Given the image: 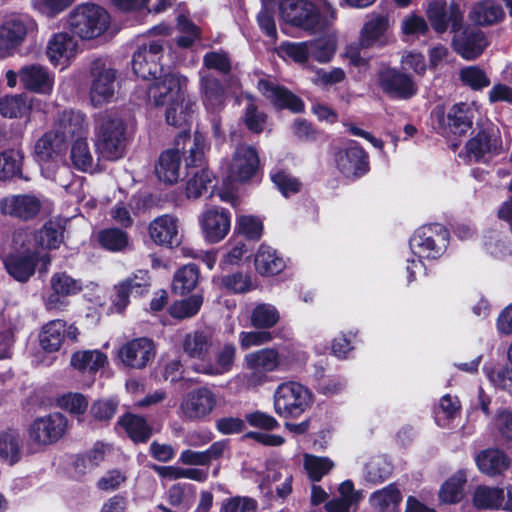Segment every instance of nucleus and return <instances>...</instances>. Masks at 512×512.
I'll list each match as a JSON object with an SVG mask.
<instances>
[{
    "label": "nucleus",
    "mask_w": 512,
    "mask_h": 512,
    "mask_svg": "<svg viewBox=\"0 0 512 512\" xmlns=\"http://www.w3.org/2000/svg\"><path fill=\"white\" fill-rule=\"evenodd\" d=\"M259 167L258 153L252 146L239 145L228 164V179L232 182H246L250 180Z\"/></svg>",
    "instance_id": "obj_18"
},
{
    "label": "nucleus",
    "mask_w": 512,
    "mask_h": 512,
    "mask_svg": "<svg viewBox=\"0 0 512 512\" xmlns=\"http://www.w3.org/2000/svg\"><path fill=\"white\" fill-rule=\"evenodd\" d=\"M280 320L278 309L269 303L257 304L250 315L251 325L256 329L273 328Z\"/></svg>",
    "instance_id": "obj_47"
},
{
    "label": "nucleus",
    "mask_w": 512,
    "mask_h": 512,
    "mask_svg": "<svg viewBox=\"0 0 512 512\" xmlns=\"http://www.w3.org/2000/svg\"><path fill=\"white\" fill-rule=\"evenodd\" d=\"M388 18L380 14H372L360 32L359 45L362 48L381 46L387 41Z\"/></svg>",
    "instance_id": "obj_33"
},
{
    "label": "nucleus",
    "mask_w": 512,
    "mask_h": 512,
    "mask_svg": "<svg viewBox=\"0 0 512 512\" xmlns=\"http://www.w3.org/2000/svg\"><path fill=\"white\" fill-rule=\"evenodd\" d=\"M88 120L84 113L72 109L58 112L52 130L68 138H84L88 135Z\"/></svg>",
    "instance_id": "obj_30"
},
{
    "label": "nucleus",
    "mask_w": 512,
    "mask_h": 512,
    "mask_svg": "<svg viewBox=\"0 0 512 512\" xmlns=\"http://www.w3.org/2000/svg\"><path fill=\"white\" fill-rule=\"evenodd\" d=\"M505 11L497 0H480L471 8L469 17L479 26H492L505 19Z\"/></svg>",
    "instance_id": "obj_34"
},
{
    "label": "nucleus",
    "mask_w": 512,
    "mask_h": 512,
    "mask_svg": "<svg viewBox=\"0 0 512 512\" xmlns=\"http://www.w3.org/2000/svg\"><path fill=\"white\" fill-rule=\"evenodd\" d=\"M30 104L23 94L0 98V114L6 118H22L28 115Z\"/></svg>",
    "instance_id": "obj_49"
},
{
    "label": "nucleus",
    "mask_w": 512,
    "mask_h": 512,
    "mask_svg": "<svg viewBox=\"0 0 512 512\" xmlns=\"http://www.w3.org/2000/svg\"><path fill=\"white\" fill-rule=\"evenodd\" d=\"M504 501V490L498 487L478 486L472 504L478 510H500Z\"/></svg>",
    "instance_id": "obj_43"
},
{
    "label": "nucleus",
    "mask_w": 512,
    "mask_h": 512,
    "mask_svg": "<svg viewBox=\"0 0 512 512\" xmlns=\"http://www.w3.org/2000/svg\"><path fill=\"white\" fill-rule=\"evenodd\" d=\"M313 393L297 381L280 383L273 394V406L282 418H298L313 404Z\"/></svg>",
    "instance_id": "obj_8"
},
{
    "label": "nucleus",
    "mask_w": 512,
    "mask_h": 512,
    "mask_svg": "<svg viewBox=\"0 0 512 512\" xmlns=\"http://www.w3.org/2000/svg\"><path fill=\"white\" fill-rule=\"evenodd\" d=\"M213 174L208 169H198L188 172L186 181V196L188 198H199L213 181Z\"/></svg>",
    "instance_id": "obj_50"
},
{
    "label": "nucleus",
    "mask_w": 512,
    "mask_h": 512,
    "mask_svg": "<svg viewBox=\"0 0 512 512\" xmlns=\"http://www.w3.org/2000/svg\"><path fill=\"white\" fill-rule=\"evenodd\" d=\"M483 371L495 388L512 394V364L509 361L498 369L484 366Z\"/></svg>",
    "instance_id": "obj_58"
},
{
    "label": "nucleus",
    "mask_w": 512,
    "mask_h": 512,
    "mask_svg": "<svg viewBox=\"0 0 512 512\" xmlns=\"http://www.w3.org/2000/svg\"><path fill=\"white\" fill-rule=\"evenodd\" d=\"M455 51L466 60L480 56L487 46L485 34L478 29H465L453 39Z\"/></svg>",
    "instance_id": "obj_31"
},
{
    "label": "nucleus",
    "mask_w": 512,
    "mask_h": 512,
    "mask_svg": "<svg viewBox=\"0 0 512 512\" xmlns=\"http://www.w3.org/2000/svg\"><path fill=\"white\" fill-rule=\"evenodd\" d=\"M461 81L474 90H481L490 84L485 71L478 66H467L460 71Z\"/></svg>",
    "instance_id": "obj_62"
},
{
    "label": "nucleus",
    "mask_w": 512,
    "mask_h": 512,
    "mask_svg": "<svg viewBox=\"0 0 512 512\" xmlns=\"http://www.w3.org/2000/svg\"><path fill=\"white\" fill-rule=\"evenodd\" d=\"M212 347V337L204 331L187 333L182 340V348L190 358L202 359Z\"/></svg>",
    "instance_id": "obj_44"
},
{
    "label": "nucleus",
    "mask_w": 512,
    "mask_h": 512,
    "mask_svg": "<svg viewBox=\"0 0 512 512\" xmlns=\"http://www.w3.org/2000/svg\"><path fill=\"white\" fill-rule=\"evenodd\" d=\"M479 106L475 102H460L454 104L446 116L441 117L443 133L461 137L465 135L473 125V120L478 113Z\"/></svg>",
    "instance_id": "obj_13"
},
{
    "label": "nucleus",
    "mask_w": 512,
    "mask_h": 512,
    "mask_svg": "<svg viewBox=\"0 0 512 512\" xmlns=\"http://www.w3.org/2000/svg\"><path fill=\"white\" fill-rule=\"evenodd\" d=\"M156 348L146 337L132 339L121 346L118 356L121 362L133 369L145 368L155 357Z\"/></svg>",
    "instance_id": "obj_19"
},
{
    "label": "nucleus",
    "mask_w": 512,
    "mask_h": 512,
    "mask_svg": "<svg viewBox=\"0 0 512 512\" xmlns=\"http://www.w3.org/2000/svg\"><path fill=\"white\" fill-rule=\"evenodd\" d=\"M465 149L466 156L475 161L499 154L502 150L499 130L492 124L484 126L466 143Z\"/></svg>",
    "instance_id": "obj_14"
},
{
    "label": "nucleus",
    "mask_w": 512,
    "mask_h": 512,
    "mask_svg": "<svg viewBox=\"0 0 512 512\" xmlns=\"http://www.w3.org/2000/svg\"><path fill=\"white\" fill-rule=\"evenodd\" d=\"M52 293L44 298L47 310L62 311L66 307L64 298L74 296L82 291L81 280L75 279L66 272L54 273L50 279Z\"/></svg>",
    "instance_id": "obj_15"
},
{
    "label": "nucleus",
    "mask_w": 512,
    "mask_h": 512,
    "mask_svg": "<svg viewBox=\"0 0 512 512\" xmlns=\"http://www.w3.org/2000/svg\"><path fill=\"white\" fill-rule=\"evenodd\" d=\"M109 24V13L103 7L91 2L75 6L66 17L69 30L82 40L100 37L106 32Z\"/></svg>",
    "instance_id": "obj_6"
},
{
    "label": "nucleus",
    "mask_w": 512,
    "mask_h": 512,
    "mask_svg": "<svg viewBox=\"0 0 512 512\" xmlns=\"http://www.w3.org/2000/svg\"><path fill=\"white\" fill-rule=\"evenodd\" d=\"M280 372H289L301 368L308 360V355L295 346H287L279 350Z\"/></svg>",
    "instance_id": "obj_54"
},
{
    "label": "nucleus",
    "mask_w": 512,
    "mask_h": 512,
    "mask_svg": "<svg viewBox=\"0 0 512 512\" xmlns=\"http://www.w3.org/2000/svg\"><path fill=\"white\" fill-rule=\"evenodd\" d=\"M188 141L190 136L185 132L180 133L175 139L174 147L160 154L155 172L161 182L171 185L179 180L183 150Z\"/></svg>",
    "instance_id": "obj_11"
},
{
    "label": "nucleus",
    "mask_w": 512,
    "mask_h": 512,
    "mask_svg": "<svg viewBox=\"0 0 512 512\" xmlns=\"http://www.w3.org/2000/svg\"><path fill=\"white\" fill-rule=\"evenodd\" d=\"M19 78L23 87L29 91L43 95H50L53 92L54 73L43 65L31 64L22 67Z\"/></svg>",
    "instance_id": "obj_26"
},
{
    "label": "nucleus",
    "mask_w": 512,
    "mask_h": 512,
    "mask_svg": "<svg viewBox=\"0 0 512 512\" xmlns=\"http://www.w3.org/2000/svg\"><path fill=\"white\" fill-rule=\"evenodd\" d=\"M255 269L262 276L279 274L286 267L285 259L266 244H261L255 254Z\"/></svg>",
    "instance_id": "obj_35"
},
{
    "label": "nucleus",
    "mask_w": 512,
    "mask_h": 512,
    "mask_svg": "<svg viewBox=\"0 0 512 512\" xmlns=\"http://www.w3.org/2000/svg\"><path fill=\"white\" fill-rule=\"evenodd\" d=\"M333 466V462L327 457H318L310 454H305L304 456V467L309 477L314 481H319Z\"/></svg>",
    "instance_id": "obj_60"
},
{
    "label": "nucleus",
    "mask_w": 512,
    "mask_h": 512,
    "mask_svg": "<svg viewBox=\"0 0 512 512\" xmlns=\"http://www.w3.org/2000/svg\"><path fill=\"white\" fill-rule=\"evenodd\" d=\"M24 153L21 149H8L0 153V180L21 174Z\"/></svg>",
    "instance_id": "obj_48"
},
{
    "label": "nucleus",
    "mask_w": 512,
    "mask_h": 512,
    "mask_svg": "<svg viewBox=\"0 0 512 512\" xmlns=\"http://www.w3.org/2000/svg\"><path fill=\"white\" fill-rule=\"evenodd\" d=\"M335 162L338 170L346 178L356 179L370 170L369 156L356 142L337 152Z\"/></svg>",
    "instance_id": "obj_16"
},
{
    "label": "nucleus",
    "mask_w": 512,
    "mask_h": 512,
    "mask_svg": "<svg viewBox=\"0 0 512 512\" xmlns=\"http://www.w3.org/2000/svg\"><path fill=\"white\" fill-rule=\"evenodd\" d=\"M35 28V21L27 15L7 17L0 25V57L11 55Z\"/></svg>",
    "instance_id": "obj_10"
},
{
    "label": "nucleus",
    "mask_w": 512,
    "mask_h": 512,
    "mask_svg": "<svg viewBox=\"0 0 512 512\" xmlns=\"http://www.w3.org/2000/svg\"><path fill=\"white\" fill-rule=\"evenodd\" d=\"M247 105L245 109L244 122L249 130L260 133L264 129L266 115L257 110L255 99L251 95H246Z\"/></svg>",
    "instance_id": "obj_63"
},
{
    "label": "nucleus",
    "mask_w": 512,
    "mask_h": 512,
    "mask_svg": "<svg viewBox=\"0 0 512 512\" xmlns=\"http://www.w3.org/2000/svg\"><path fill=\"white\" fill-rule=\"evenodd\" d=\"M67 419L55 412L36 418L28 428V444L40 451L56 443L67 430Z\"/></svg>",
    "instance_id": "obj_9"
},
{
    "label": "nucleus",
    "mask_w": 512,
    "mask_h": 512,
    "mask_svg": "<svg viewBox=\"0 0 512 512\" xmlns=\"http://www.w3.org/2000/svg\"><path fill=\"white\" fill-rule=\"evenodd\" d=\"M244 366L248 370L235 375L231 382L239 389H255L268 381V374L280 372L279 350L267 347L244 356Z\"/></svg>",
    "instance_id": "obj_5"
},
{
    "label": "nucleus",
    "mask_w": 512,
    "mask_h": 512,
    "mask_svg": "<svg viewBox=\"0 0 512 512\" xmlns=\"http://www.w3.org/2000/svg\"><path fill=\"white\" fill-rule=\"evenodd\" d=\"M22 457V446L19 434L11 429L0 432V460L10 466L15 465Z\"/></svg>",
    "instance_id": "obj_42"
},
{
    "label": "nucleus",
    "mask_w": 512,
    "mask_h": 512,
    "mask_svg": "<svg viewBox=\"0 0 512 512\" xmlns=\"http://www.w3.org/2000/svg\"><path fill=\"white\" fill-rule=\"evenodd\" d=\"M202 304L203 297L201 295L194 294L188 298L175 301L169 307V313L176 319L190 318L198 313Z\"/></svg>",
    "instance_id": "obj_56"
},
{
    "label": "nucleus",
    "mask_w": 512,
    "mask_h": 512,
    "mask_svg": "<svg viewBox=\"0 0 512 512\" xmlns=\"http://www.w3.org/2000/svg\"><path fill=\"white\" fill-rule=\"evenodd\" d=\"M199 271L196 265L189 264L180 268L174 275L173 290L185 294L193 290L198 282Z\"/></svg>",
    "instance_id": "obj_53"
},
{
    "label": "nucleus",
    "mask_w": 512,
    "mask_h": 512,
    "mask_svg": "<svg viewBox=\"0 0 512 512\" xmlns=\"http://www.w3.org/2000/svg\"><path fill=\"white\" fill-rule=\"evenodd\" d=\"M79 51L78 41L67 32L53 34L46 48L49 61L55 66L61 65L62 67H67Z\"/></svg>",
    "instance_id": "obj_22"
},
{
    "label": "nucleus",
    "mask_w": 512,
    "mask_h": 512,
    "mask_svg": "<svg viewBox=\"0 0 512 512\" xmlns=\"http://www.w3.org/2000/svg\"><path fill=\"white\" fill-rule=\"evenodd\" d=\"M258 89L277 108H287L293 112H300L303 109V103L296 95L271 81L261 79L258 82Z\"/></svg>",
    "instance_id": "obj_32"
},
{
    "label": "nucleus",
    "mask_w": 512,
    "mask_h": 512,
    "mask_svg": "<svg viewBox=\"0 0 512 512\" xmlns=\"http://www.w3.org/2000/svg\"><path fill=\"white\" fill-rule=\"evenodd\" d=\"M236 355V347L232 343L225 344L216 354L215 363L200 364L195 366L198 373L217 376L231 371Z\"/></svg>",
    "instance_id": "obj_38"
},
{
    "label": "nucleus",
    "mask_w": 512,
    "mask_h": 512,
    "mask_svg": "<svg viewBox=\"0 0 512 512\" xmlns=\"http://www.w3.org/2000/svg\"><path fill=\"white\" fill-rule=\"evenodd\" d=\"M391 466L382 457L373 458L366 464L365 478L372 483H380L388 478Z\"/></svg>",
    "instance_id": "obj_64"
},
{
    "label": "nucleus",
    "mask_w": 512,
    "mask_h": 512,
    "mask_svg": "<svg viewBox=\"0 0 512 512\" xmlns=\"http://www.w3.org/2000/svg\"><path fill=\"white\" fill-rule=\"evenodd\" d=\"M38 260L43 263L44 270H47L51 262L48 254L40 257L35 253L12 254L5 258L4 265L9 275L15 280L26 282L34 274Z\"/></svg>",
    "instance_id": "obj_27"
},
{
    "label": "nucleus",
    "mask_w": 512,
    "mask_h": 512,
    "mask_svg": "<svg viewBox=\"0 0 512 512\" xmlns=\"http://www.w3.org/2000/svg\"><path fill=\"white\" fill-rule=\"evenodd\" d=\"M118 423L134 442H146L152 434L145 418L132 413L123 415Z\"/></svg>",
    "instance_id": "obj_45"
},
{
    "label": "nucleus",
    "mask_w": 512,
    "mask_h": 512,
    "mask_svg": "<svg viewBox=\"0 0 512 512\" xmlns=\"http://www.w3.org/2000/svg\"><path fill=\"white\" fill-rule=\"evenodd\" d=\"M279 8L280 17L285 24L309 34L322 33L334 22L327 15L320 14L308 0H282Z\"/></svg>",
    "instance_id": "obj_7"
},
{
    "label": "nucleus",
    "mask_w": 512,
    "mask_h": 512,
    "mask_svg": "<svg viewBox=\"0 0 512 512\" xmlns=\"http://www.w3.org/2000/svg\"><path fill=\"white\" fill-rule=\"evenodd\" d=\"M216 405V394L207 387H200L191 390L183 397L180 410L185 418L197 420L211 414Z\"/></svg>",
    "instance_id": "obj_17"
},
{
    "label": "nucleus",
    "mask_w": 512,
    "mask_h": 512,
    "mask_svg": "<svg viewBox=\"0 0 512 512\" xmlns=\"http://www.w3.org/2000/svg\"><path fill=\"white\" fill-rule=\"evenodd\" d=\"M67 147L65 136L53 130L46 132L34 146L35 159L40 166L42 175L46 179L58 182L63 187H67V183L58 179L57 176L61 173H69L68 167L64 165Z\"/></svg>",
    "instance_id": "obj_4"
},
{
    "label": "nucleus",
    "mask_w": 512,
    "mask_h": 512,
    "mask_svg": "<svg viewBox=\"0 0 512 512\" xmlns=\"http://www.w3.org/2000/svg\"><path fill=\"white\" fill-rule=\"evenodd\" d=\"M199 92L202 103L210 113H217L224 109L227 96L221 82L206 71L200 70Z\"/></svg>",
    "instance_id": "obj_29"
},
{
    "label": "nucleus",
    "mask_w": 512,
    "mask_h": 512,
    "mask_svg": "<svg viewBox=\"0 0 512 512\" xmlns=\"http://www.w3.org/2000/svg\"><path fill=\"white\" fill-rule=\"evenodd\" d=\"M310 52L311 44L309 41H285L277 48V53L281 58H289L298 64H305L311 57Z\"/></svg>",
    "instance_id": "obj_51"
},
{
    "label": "nucleus",
    "mask_w": 512,
    "mask_h": 512,
    "mask_svg": "<svg viewBox=\"0 0 512 512\" xmlns=\"http://www.w3.org/2000/svg\"><path fill=\"white\" fill-rule=\"evenodd\" d=\"M42 207V200L32 194L10 195L0 200L2 215L29 220L34 218Z\"/></svg>",
    "instance_id": "obj_23"
},
{
    "label": "nucleus",
    "mask_w": 512,
    "mask_h": 512,
    "mask_svg": "<svg viewBox=\"0 0 512 512\" xmlns=\"http://www.w3.org/2000/svg\"><path fill=\"white\" fill-rule=\"evenodd\" d=\"M90 87V101L94 107L109 103L115 94V70L108 67L95 66Z\"/></svg>",
    "instance_id": "obj_24"
},
{
    "label": "nucleus",
    "mask_w": 512,
    "mask_h": 512,
    "mask_svg": "<svg viewBox=\"0 0 512 512\" xmlns=\"http://www.w3.org/2000/svg\"><path fill=\"white\" fill-rule=\"evenodd\" d=\"M379 85L389 96L397 99H410L417 93L413 79L395 69H385L379 75Z\"/></svg>",
    "instance_id": "obj_25"
},
{
    "label": "nucleus",
    "mask_w": 512,
    "mask_h": 512,
    "mask_svg": "<svg viewBox=\"0 0 512 512\" xmlns=\"http://www.w3.org/2000/svg\"><path fill=\"white\" fill-rule=\"evenodd\" d=\"M236 229L250 240H259L263 233V223L258 217L242 215L237 218Z\"/></svg>",
    "instance_id": "obj_61"
},
{
    "label": "nucleus",
    "mask_w": 512,
    "mask_h": 512,
    "mask_svg": "<svg viewBox=\"0 0 512 512\" xmlns=\"http://www.w3.org/2000/svg\"><path fill=\"white\" fill-rule=\"evenodd\" d=\"M66 322L60 319L45 324L39 334V343L43 350L55 352L60 349L65 339Z\"/></svg>",
    "instance_id": "obj_41"
},
{
    "label": "nucleus",
    "mask_w": 512,
    "mask_h": 512,
    "mask_svg": "<svg viewBox=\"0 0 512 512\" xmlns=\"http://www.w3.org/2000/svg\"><path fill=\"white\" fill-rule=\"evenodd\" d=\"M431 25L438 33L445 32L450 26L453 31L461 27L463 14L456 3L447 6L445 0H431L426 10Z\"/></svg>",
    "instance_id": "obj_21"
},
{
    "label": "nucleus",
    "mask_w": 512,
    "mask_h": 512,
    "mask_svg": "<svg viewBox=\"0 0 512 512\" xmlns=\"http://www.w3.org/2000/svg\"><path fill=\"white\" fill-rule=\"evenodd\" d=\"M98 240L100 244L110 251H121L129 243L127 234L117 228L105 229L99 232Z\"/></svg>",
    "instance_id": "obj_59"
},
{
    "label": "nucleus",
    "mask_w": 512,
    "mask_h": 512,
    "mask_svg": "<svg viewBox=\"0 0 512 512\" xmlns=\"http://www.w3.org/2000/svg\"><path fill=\"white\" fill-rule=\"evenodd\" d=\"M179 219L171 214L156 217L148 226L151 240L159 246L172 247L180 243Z\"/></svg>",
    "instance_id": "obj_28"
},
{
    "label": "nucleus",
    "mask_w": 512,
    "mask_h": 512,
    "mask_svg": "<svg viewBox=\"0 0 512 512\" xmlns=\"http://www.w3.org/2000/svg\"><path fill=\"white\" fill-rule=\"evenodd\" d=\"M401 501L402 493L395 484L376 490L369 497V504L376 512H399Z\"/></svg>",
    "instance_id": "obj_37"
},
{
    "label": "nucleus",
    "mask_w": 512,
    "mask_h": 512,
    "mask_svg": "<svg viewBox=\"0 0 512 512\" xmlns=\"http://www.w3.org/2000/svg\"><path fill=\"white\" fill-rule=\"evenodd\" d=\"M35 241L44 249H56L63 241L62 230L58 224L48 222L37 231Z\"/></svg>",
    "instance_id": "obj_57"
},
{
    "label": "nucleus",
    "mask_w": 512,
    "mask_h": 512,
    "mask_svg": "<svg viewBox=\"0 0 512 512\" xmlns=\"http://www.w3.org/2000/svg\"><path fill=\"white\" fill-rule=\"evenodd\" d=\"M145 88L147 99L157 107H165V118L169 125L180 127L186 124L194 111L195 103L184 97L188 79L176 72L160 73Z\"/></svg>",
    "instance_id": "obj_1"
},
{
    "label": "nucleus",
    "mask_w": 512,
    "mask_h": 512,
    "mask_svg": "<svg viewBox=\"0 0 512 512\" xmlns=\"http://www.w3.org/2000/svg\"><path fill=\"white\" fill-rule=\"evenodd\" d=\"M162 53L163 44L160 40H153L140 46L132 59L134 73L144 81H151L163 72L160 65Z\"/></svg>",
    "instance_id": "obj_12"
},
{
    "label": "nucleus",
    "mask_w": 512,
    "mask_h": 512,
    "mask_svg": "<svg viewBox=\"0 0 512 512\" xmlns=\"http://www.w3.org/2000/svg\"><path fill=\"white\" fill-rule=\"evenodd\" d=\"M467 481L465 471L459 470L447 479L440 488L439 498L447 504H455L463 498V487Z\"/></svg>",
    "instance_id": "obj_46"
},
{
    "label": "nucleus",
    "mask_w": 512,
    "mask_h": 512,
    "mask_svg": "<svg viewBox=\"0 0 512 512\" xmlns=\"http://www.w3.org/2000/svg\"><path fill=\"white\" fill-rule=\"evenodd\" d=\"M70 159L74 168L86 173H95L100 170L99 161L95 159L89 147L87 136L73 141L70 150Z\"/></svg>",
    "instance_id": "obj_36"
},
{
    "label": "nucleus",
    "mask_w": 512,
    "mask_h": 512,
    "mask_svg": "<svg viewBox=\"0 0 512 512\" xmlns=\"http://www.w3.org/2000/svg\"><path fill=\"white\" fill-rule=\"evenodd\" d=\"M108 364V357L100 350H81L71 357V365L83 372L94 374Z\"/></svg>",
    "instance_id": "obj_40"
},
{
    "label": "nucleus",
    "mask_w": 512,
    "mask_h": 512,
    "mask_svg": "<svg viewBox=\"0 0 512 512\" xmlns=\"http://www.w3.org/2000/svg\"><path fill=\"white\" fill-rule=\"evenodd\" d=\"M213 283L232 293H245L250 291L252 287L250 276L242 272L214 277Z\"/></svg>",
    "instance_id": "obj_55"
},
{
    "label": "nucleus",
    "mask_w": 512,
    "mask_h": 512,
    "mask_svg": "<svg viewBox=\"0 0 512 512\" xmlns=\"http://www.w3.org/2000/svg\"><path fill=\"white\" fill-rule=\"evenodd\" d=\"M449 233L439 224H428L418 228L409 241L410 249L417 259H407L408 280L412 281L415 275L423 270L421 259H437L441 257L448 246Z\"/></svg>",
    "instance_id": "obj_3"
},
{
    "label": "nucleus",
    "mask_w": 512,
    "mask_h": 512,
    "mask_svg": "<svg viewBox=\"0 0 512 512\" xmlns=\"http://www.w3.org/2000/svg\"><path fill=\"white\" fill-rule=\"evenodd\" d=\"M476 464L481 472L495 476L510 467V459L498 449H487L477 455Z\"/></svg>",
    "instance_id": "obj_39"
},
{
    "label": "nucleus",
    "mask_w": 512,
    "mask_h": 512,
    "mask_svg": "<svg viewBox=\"0 0 512 512\" xmlns=\"http://www.w3.org/2000/svg\"><path fill=\"white\" fill-rule=\"evenodd\" d=\"M128 141V124L115 111H106L95 119L94 145L99 158L108 161L121 159Z\"/></svg>",
    "instance_id": "obj_2"
},
{
    "label": "nucleus",
    "mask_w": 512,
    "mask_h": 512,
    "mask_svg": "<svg viewBox=\"0 0 512 512\" xmlns=\"http://www.w3.org/2000/svg\"><path fill=\"white\" fill-rule=\"evenodd\" d=\"M311 44V57L319 63H328L336 53L337 41L334 35L309 40Z\"/></svg>",
    "instance_id": "obj_52"
},
{
    "label": "nucleus",
    "mask_w": 512,
    "mask_h": 512,
    "mask_svg": "<svg viewBox=\"0 0 512 512\" xmlns=\"http://www.w3.org/2000/svg\"><path fill=\"white\" fill-rule=\"evenodd\" d=\"M199 223L205 240L209 243H218L230 231V214L223 208L208 207L199 216Z\"/></svg>",
    "instance_id": "obj_20"
}]
</instances>
